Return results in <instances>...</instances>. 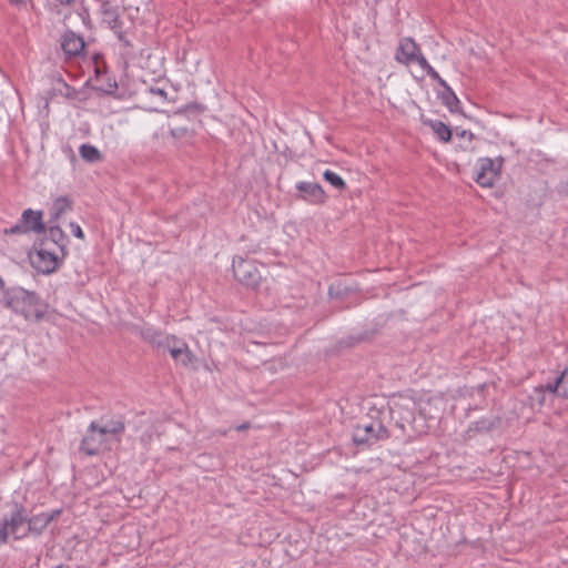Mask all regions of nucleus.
<instances>
[{
  "label": "nucleus",
  "instance_id": "f03ea898",
  "mask_svg": "<svg viewBox=\"0 0 568 568\" xmlns=\"http://www.w3.org/2000/svg\"><path fill=\"white\" fill-rule=\"evenodd\" d=\"M28 526V513L24 505L12 503V509L9 516L0 519V545L7 544L9 536L14 540H21L28 537L27 529L21 532V528Z\"/></svg>",
  "mask_w": 568,
  "mask_h": 568
},
{
  "label": "nucleus",
  "instance_id": "a211bd4d",
  "mask_svg": "<svg viewBox=\"0 0 568 568\" xmlns=\"http://www.w3.org/2000/svg\"><path fill=\"white\" fill-rule=\"evenodd\" d=\"M40 242H50V247L59 251L62 257L65 256V246L68 243V236L63 233L60 226H51L48 232V236Z\"/></svg>",
  "mask_w": 568,
  "mask_h": 568
},
{
  "label": "nucleus",
  "instance_id": "a878e982",
  "mask_svg": "<svg viewBox=\"0 0 568 568\" xmlns=\"http://www.w3.org/2000/svg\"><path fill=\"white\" fill-rule=\"evenodd\" d=\"M59 88H55L54 90L59 91V93L68 99H74L77 97V90L69 85L67 82H64L62 79H59L58 81Z\"/></svg>",
  "mask_w": 568,
  "mask_h": 568
},
{
  "label": "nucleus",
  "instance_id": "c9c22d12",
  "mask_svg": "<svg viewBox=\"0 0 568 568\" xmlns=\"http://www.w3.org/2000/svg\"><path fill=\"white\" fill-rule=\"evenodd\" d=\"M250 427H251V424H250L248 422H245V423H243V424H241V425L236 426V428H235V429H236L237 432H242V430H246V429H248Z\"/></svg>",
  "mask_w": 568,
  "mask_h": 568
},
{
  "label": "nucleus",
  "instance_id": "6e6552de",
  "mask_svg": "<svg viewBox=\"0 0 568 568\" xmlns=\"http://www.w3.org/2000/svg\"><path fill=\"white\" fill-rule=\"evenodd\" d=\"M396 59L407 65L418 64L422 68V74H412L417 80L424 79V70L426 69V59L422 54L419 48L412 39H405L400 42L399 48L396 52Z\"/></svg>",
  "mask_w": 568,
  "mask_h": 568
},
{
  "label": "nucleus",
  "instance_id": "f704fd0d",
  "mask_svg": "<svg viewBox=\"0 0 568 568\" xmlns=\"http://www.w3.org/2000/svg\"><path fill=\"white\" fill-rule=\"evenodd\" d=\"M152 440V434L151 433H146L144 435L141 436V442L143 443V445L146 447Z\"/></svg>",
  "mask_w": 568,
  "mask_h": 568
},
{
  "label": "nucleus",
  "instance_id": "dca6fc26",
  "mask_svg": "<svg viewBox=\"0 0 568 568\" xmlns=\"http://www.w3.org/2000/svg\"><path fill=\"white\" fill-rule=\"evenodd\" d=\"M164 349H168L172 358L183 366H189L195 359V356L190 351L187 344L174 335L173 341H170V346H165Z\"/></svg>",
  "mask_w": 568,
  "mask_h": 568
},
{
  "label": "nucleus",
  "instance_id": "c756f323",
  "mask_svg": "<svg viewBox=\"0 0 568 568\" xmlns=\"http://www.w3.org/2000/svg\"><path fill=\"white\" fill-rule=\"evenodd\" d=\"M114 33H115L118 40L122 43L123 47H125V48H132L133 47L132 42L126 38L125 32H124L123 29L119 30V31H116Z\"/></svg>",
  "mask_w": 568,
  "mask_h": 568
},
{
  "label": "nucleus",
  "instance_id": "7ed1b4c3",
  "mask_svg": "<svg viewBox=\"0 0 568 568\" xmlns=\"http://www.w3.org/2000/svg\"><path fill=\"white\" fill-rule=\"evenodd\" d=\"M387 438L389 432L378 418H369L357 424L353 433V442L357 447H371Z\"/></svg>",
  "mask_w": 568,
  "mask_h": 568
},
{
  "label": "nucleus",
  "instance_id": "393cba45",
  "mask_svg": "<svg viewBox=\"0 0 568 568\" xmlns=\"http://www.w3.org/2000/svg\"><path fill=\"white\" fill-rule=\"evenodd\" d=\"M323 178L326 182H328L331 185H333L337 190H345L346 183L345 181L335 172L331 170H326L323 173Z\"/></svg>",
  "mask_w": 568,
  "mask_h": 568
},
{
  "label": "nucleus",
  "instance_id": "b1692460",
  "mask_svg": "<svg viewBox=\"0 0 568 568\" xmlns=\"http://www.w3.org/2000/svg\"><path fill=\"white\" fill-rule=\"evenodd\" d=\"M428 125L432 128V130L440 141L448 142L450 140L452 130L442 121H428Z\"/></svg>",
  "mask_w": 568,
  "mask_h": 568
},
{
  "label": "nucleus",
  "instance_id": "a19ab883",
  "mask_svg": "<svg viewBox=\"0 0 568 568\" xmlns=\"http://www.w3.org/2000/svg\"><path fill=\"white\" fill-rule=\"evenodd\" d=\"M328 292H329V295H332L333 294V287H329Z\"/></svg>",
  "mask_w": 568,
  "mask_h": 568
},
{
  "label": "nucleus",
  "instance_id": "f257e3e1",
  "mask_svg": "<svg viewBox=\"0 0 568 568\" xmlns=\"http://www.w3.org/2000/svg\"><path fill=\"white\" fill-rule=\"evenodd\" d=\"M2 305L22 315L27 321L40 322L44 318L49 305L36 292L22 287H11L3 291Z\"/></svg>",
  "mask_w": 568,
  "mask_h": 568
},
{
  "label": "nucleus",
  "instance_id": "4c0bfd02",
  "mask_svg": "<svg viewBox=\"0 0 568 568\" xmlns=\"http://www.w3.org/2000/svg\"><path fill=\"white\" fill-rule=\"evenodd\" d=\"M562 190L568 193V181L562 184Z\"/></svg>",
  "mask_w": 568,
  "mask_h": 568
},
{
  "label": "nucleus",
  "instance_id": "9d476101",
  "mask_svg": "<svg viewBox=\"0 0 568 568\" xmlns=\"http://www.w3.org/2000/svg\"><path fill=\"white\" fill-rule=\"evenodd\" d=\"M428 78L433 81H436L438 88H434L436 90L437 98L440 99L442 103L447 106L450 112H456L458 110L459 100L454 93V91L448 87L445 80H443L439 73L428 64Z\"/></svg>",
  "mask_w": 568,
  "mask_h": 568
},
{
  "label": "nucleus",
  "instance_id": "2f4dec72",
  "mask_svg": "<svg viewBox=\"0 0 568 568\" xmlns=\"http://www.w3.org/2000/svg\"><path fill=\"white\" fill-rule=\"evenodd\" d=\"M70 227H71V232H72V234H73L75 237H78V239H80V240H83V239H84V233H83V231H82V229L80 227V225H79V224H77V223H71V224H70Z\"/></svg>",
  "mask_w": 568,
  "mask_h": 568
},
{
  "label": "nucleus",
  "instance_id": "5701e85b",
  "mask_svg": "<svg viewBox=\"0 0 568 568\" xmlns=\"http://www.w3.org/2000/svg\"><path fill=\"white\" fill-rule=\"evenodd\" d=\"M72 202L67 196L58 197L51 209V219L58 220L62 214L71 209Z\"/></svg>",
  "mask_w": 568,
  "mask_h": 568
},
{
  "label": "nucleus",
  "instance_id": "1a4fd4ad",
  "mask_svg": "<svg viewBox=\"0 0 568 568\" xmlns=\"http://www.w3.org/2000/svg\"><path fill=\"white\" fill-rule=\"evenodd\" d=\"M428 78L433 81H436L438 88H434L436 90L437 98L440 99L442 103L447 106L450 112H456L458 110L459 100L454 93V91L448 87L445 80H443L439 73L428 64Z\"/></svg>",
  "mask_w": 568,
  "mask_h": 568
},
{
  "label": "nucleus",
  "instance_id": "ddd939ff",
  "mask_svg": "<svg viewBox=\"0 0 568 568\" xmlns=\"http://www.w3.org/2000/svg\"><path fill=\"white\" fill-rule=\"evenodd\" d=\"M85 43L82 37L68 30L61 37V49L67 59L79 58L84 53Z\"/></svg>",
  "mask_w": 568,
  "mask_h": 568
},
{
  "label": "nucleus",
  "instance_id": "2eb2a0df",
  "mask_svg": "<svg viewBox=\"0 0 568 568\" xmlns=\"http://www.w3.org/2000/svg\"><path fill=\"white\" fill-rule=\"evenodd\" d=\"M133 332L139 334L144 342L158 347L159 349H164L165 346H170V341H173V335H165L152 326L134 327Z\"/></svg>",
  "mask_w": 568,
  "mask_h": 568
},
{
  "label": "nucleus",
  "instance_id": "7c9ffc66",
  "mask_svg": "<svg viewBox=\"0 0 568 568\" xmlns=\"http://www.w3.org/2000/svg\"><path fill=\"white\" fill-rule=\"evenodd\" d=\"M62 511H63L62 508H58V509L51 510L50 513H44V515H47L48 521L52 523L61 516Z\"/></svg>",
  "mask_w": 568,
  "mask_h": 568
},
{
  "label": "nucleus",
  "instance_id": "423d86ee",
  "mask_svg": "<svg viewBox=\"0 0 568 568\" xmlns=\"http://www.w3.org/2000/svg\"><path fill=\"white\" fill-rule=\"evenodd\" d=\"M232 268L235 280L242 285L252 290L260 286L262 275L255 261L235 257L233 258Z\"/></svg>",
  "mask_w": 568,
  "mask_h": 568
},
{
  "label": "nucleus",
  "instance_id": "39448f33",
  "mask_svg": "<svg viewBox=\"0 0 568 568\" xmlns=\"http://www.w3.org/2000/svg\"><path fill=\"white\" fill-rule=\"evenodd\" d=\"M62 258L54 247H50V242H40L36 253L30 255L31 265L42 274L55 272Z\"/></svg>",
  "mask_w": 568,
  "mask_h": 568
},
{
  "label": "nucleus",
  "instance_id": "4be33fe9",
  "mask_svg": "<svg viewBox=\"0 0 568 568\" xmlns=\"http://www.w3.org/2000/svg\"><path fill=\"white\" fill-rule=\"evenodd\" d=\"M81 158L89 163H98L102 161L101 152L91 144H82L79 149Z\"/></svg>",
  "mask_w": 568,
  "mask_h": 568
},
{
  "label": "nucleus",
  "instance_id": "58836bf2",
  "mask_svg": "<svg viewBox=\"0 0 568 568\" xmlns=\"http://www.w3.org/2000/svg\"><path fill=\"white\" fill-rule=\"evenodd\" d=\"M3 286H4V282H3V280L0 277V290H2V288H3Z\"/></svg>",
  "mask_w": 568,
  "mask_h": 568
},
{
  "label": "nucleus",
  "instance_id": "4468645a",
  "mask_svg": "<svg viewBox=\"0 0 568 568\" xmlns=\"http://www.w3.org/2000/svg\"><path fill=\"white\" fill-rule=\"evenodd\" d=\"M296 190L301 192L298 197L311 204H324L327 197L324 189L318 183L298 182Z\"/></svg>",
  "mask_w": 568,
  "mask_h": 568
},
{
  "label": "nucleus",
  "instance_id": "aec40b11",
  "mask_svg": "<svg viewBox=\"0 0 568 568\" xmlns=\"http://www.w3.org/2000/svg\"><path fill=\"white\" fill-rule=\"evenodd\" d=\"M49 521L47 519V515L44 513L37 514L34 516H28V527L27 532L29 535L39 536L41 535L45 528L49 526Z\"/></svg>",
  "mask_w": 568,
  "mask_h": 568
},
{
  "label": "nucleus",
  "instance_id": "ea45409f",
  "mask_svg": "<svg viewBox=\"0 0 568 568\" xmlns=\"http://www.w3.org/2000/svg\"><path fill=\"white\" fill-rule=\"evenodd\" d=\"M153 138H154V139H158V138H159V133H158V132H155V133L153 134Z\"/></svg>",
  "mask_w": 568,
  "mask_h": 568
},
{
  "label": "nucleus",
  "instance_id": "473e14b6",
  "mask_svg": "<svg viewBox=\"0 0 568 568\" xmlns=\"http://www.w3.org/2000/svg\"><path fill=\"white\" fill-rule=\"evenodd\" d=\"M456 135L460 139L467 140L468 144L474 140V134L468 130L457 131Z\"/></svg>",
  "mask_w": 568,
  "mask_h": 568
},
{
  "label": "nucleus",
  "instance_id": "9b49d317",
  "mask_svg": "<svg viewBox=\"0 0 568 568\" xmlns=\"http://www.w3.org/2000/svg\"><path fill=\"white\" fill-rule=\"evenodd\" d=\"M99 423L102 434L105 435L112 444L121 443L122 435L125 432V417L123 415H116L111 418L103 416L100 418Z\"/></svg>",
  "mask_w": 568,
  "mask_h": 568
},
{
  "label": "nucleus",
  "instance_id": "e433bc0d",
  "mask_svg": "<svg viewBox=\"0 0 568 568\" xmlns=\"http://www.w3.org/2000/svg\"><path fill=\"white\" fill-rule=\"evenodd\" d=\"M192 109H196L199 111H203L204 106H201L199 104H189V105H186V110H192Z\"/></svg>",
  "mask_w": 568,
  "mask_h": 568
},
{
  "label": "nucleus",
  "instance_id": "bb28decb",
  "mask_svg": "<svg viewBox=\"0 0 568 568\" xmlns=\"http://www.w3.org/2000/svg\"><path fill=\"white\" fill-rule=\"evenodd\" d=\"M425 422L426 417L422 412H419L418 417L413 416L412 420H409L408 423L410 424L413 430H415L418 435H422L425 433Z\"/></svg>",
  "mask_w": 568,
  "mask_h": 568
},
{
  "label": "nucleus",
  "instance_id": "c85d7f7f",
  "mask_svg": "<svg viewBox=\"0 0 568 568\" xmlns=\"http://www.w3.org/2000/svg\"><path fill=\"white\" fill-rule=\"evenodd\" d=\"M189 133H190V131L185 126L170 129V135L173 140L183 139V138L187 136Z\"/></svg>",
  "mask_w": 568,
  "mask_h": 568
},
{
  "label": "nucleus",
  "instance_id": "f8f14e48",
  "mask_svg": "<svg viewBox=\"0 0 568 568\" xmlns=\"http://www.w3.org/2000/svg\"><path fill=\"white\" fill-rule=\"evenodd\" d=\"M501 159L498 164L489 158L479 160V169L476 174V182L485 187H490L494 185L495 180L499 174V170L501 166Z\"/></svg>",
  "mask_w": 568,
  "mask_h": 568
},
{
  "label": "nucleus",
  "instance_id": "cd10ccee",
  "mask_svg": "<svg viewBox=\"0 0 568 568\" xmlns=\"http://www.w3.org/2000/svg\"><path fill=\"white\" fill-rule=\"evenodd\" d=\"M92 59L94 62L95 75L99 77L102 72H105V69H106L105 62L103 61V57L99 53H95Z\"/></svg>",
  "mask_w": 568,
  "mask_h": 568
},
{
  "label": "nucleus",
  "instance_id": "20e7f679",
  "mask_svg": "<svg viewBox=\"0 0 568 568\" xmlns=\"http://www.w3.org/2000/svg\"><path fill=\"white\" fill-rule=\"evenodd\" d=\"M113 444L102 434L100 423L93 420L81 439L79 452L85 456H97L103 450H111Z\"/></svg>",
  "mask_w": 568,
  "mask_h": 568
},
{
  "label": "nucleus",
  "instance_id": "f3484780",
  "mask_svg": "<svg viewBox=\"0 0 568 568\" xmlns=\"http://www.w3.org/2000/svg\"><path fill=\"white\" fill-rule=\"evenodd\" d=\"M102 22L105 23L113 32L123 29V21L120 19L119 7L111 1H103L101 4Z\"/></svg>",
  "mask_w": 568,
  "mask_h": 568
},
{
  "label": "nucleus",
  "instance_id": "72a5a7b5",
  "mask_svg": "<svg viewBox=\"0 0 568 568\" xmlns=\"http://www.w3.org/2000/svg\"><path fill=\"white\" fill-rule=\"evenodd\" d=\"M150 92H151L152 94H155V95L161 97V98H162V99H164V100L166 99V92H165V90H163V89H160V88H150Z\"/></svg>",
  "mask_w": 568,
  "mask_h": 568
},
{
  "label": "nucleus",
  "instance_id": "0eeeda50",
  "mask_svg": "<svg viewBox=\"0 0 568 568\" xmlns=\"http://www.w3.org/2000/svg\"><path fill=\"white\" fill-rule=\"evenodd\" d=\"M45 231L43 214L41 211L27 209L23 211L20 221L13 226L6 229L4 234H26L29 232L41 233Z\"/></svg>",
  "mask_w": 568,
  "mask_h": 568
},
{
  "label": "nucleus",
  "instance_id": "6ab92c4d",
  "mask_svg": "<svg viewBox=\"0 0 568 568\" xmlns=\"http://www.w3.org/2000/svg\"><path fill=\"white\" fill-rule=\"evenodd\" d=\"M550 395H558L568 398V369H565L554 383L546 384Z\"/></svg>",
  "mask_w": 568,
  "mask_h": 568
},
{
  "label": "nucleus",
  "instance_id": "412c9836",
  "mask_svg": "<svg viewBox=\"0 0 568 568\" xmlns=\"http://www.w3.org/2000/svg\"><path fill=\"white\" fill-rule=\"evenodd\" d=\"M555 395H550L546 385H540L535 387L532 393L529 396L530 405L532 407H541L546 404L547 397L554 398Z\"/></svg>",
  "mask_w": 568,
  "mask_h": 568
}]
</instances>
